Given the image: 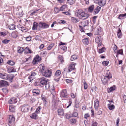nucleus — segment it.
Listing matches in <instances>:
<instances>
[{"label":"nucleus","instance_id":"42","mask_svg":"<svg viewBox=\"0 0 126 126\" xmlns=\"http://www.w3.org/2000/svg\"><path fill=\"white\" fill-rule=\"evenodd\" d=\"M15 99L13 98H11L10 100L9 101V103L11 104H13L15 103Z\"/></svg>","mask_w":126,"mask_h":126},{"label":"nucleus","instance_id":"7","mask_svg":"<svg viewBox=\"0 0 126 126\" xmlns=\"http://www.w3.org/2000/svg\"><path fill=\"white\" fill-rule=\"evenodd\" d=\"M76 64L74 63H72L70 64L68 67V71L67 72H69L72 71L74 70L75 69V66Z\"/></svg>","mask_w":126,"mask_h":126},{"label":"nucleus","instance_id":"2","mask_svg":"<svg viewBox=\"0 0 126 126\" xmlns=\"http://www.w3.org/2000/svg\"><path fill=\"white\" fill-rule=\"evenodd\" d=\"M77 16L80 18L86 19L89 16V15L85 12L81 10H79L77 12Z\"/></svg>","mask_w":126,"mask_h":126},{"label":"nucleus","instance_id":"21","mask_svg":"<svg viewBox=\"0 0 126 126\" xmlns=\"http://www.w3.org/2000/svg\"><path fill=\"white\" fill-rule=\"evenodd\" d=\"M44 65L40 64L39 66V71L41 72H43L44 70Z\"/></svg>","mask_w":126,"mask_h":126},{"label":"nucleus","instance_id":"36","mask_svg":"<svg viewBox=\"0 0 126 126\" xmlns=\"http://www.w3.org/2000/svg\"><path fill=\"white\" fill-rule=\"evenodd\" d=\"M14 25L12 24L9 26V29L10 30H13L15 29L16 28Z\"/></svg>","mask_w":126,"mask_h":126},{"label":"nucleus","instance_id":"60","mask_svg":"<svg viewBox=\"0 0 126 126\" xmlns=\"http://www.w3.org/2000/svg\"><path fill=\"white\" fill-rule=\"evenodd\" d=\"M31 39V37H28L26 38V40L27 41H30Z\"/></svg>","mask_w":126,"mask_h":126},{"label":"nucleus","instance_id":"3","mask_svg":"<svg viewBox=\"0 0 126 126\" xmlns=\"http://www.w3.org/2000/svg\"><path fill=\"white\" fill-rule=\"evenodd\" d=\"M38 81L40 83V85L41 86H42L48 82V80L47 79L45 78L44 77H42L39 79Z\"/></svg>","mask_w":126,"mask_h":126},{"label":"nucleus","instance_id":"8","mask_svg":"<svg viewBox=\"0 0 126 126\" xmlns=\"http://www.w3.org/2000/svg\"><path fill=\"white\" fill-rule=\"evenodd\" d=\"M102 40V38L101 36H99L96 38L95 42L98 44V47L101 45Z\"/></svg>","mask_w":126,"mask_h":126},{"label":"nucleus","instance_id":"38","mask_svg":"<svg viewBox=\"0 0 126 126\" xmlns=\"http://www.w3.org/2000/svg\"><path fill=\"white\" fill-rule=\"evenodd\" d=\"M47 52L46 51H43L40 53V55L44 56L46 55Z\"/></svg>","mask_w":126,"mask_h":126},{"label":"nucleus","instance_id":"16","mask_svg":"<svg viewBox=\"0 0 126 126\" xmlns=\"http://www.w3.org/2000/svg\"><path fill=\"white\" fill-rule=\"evenodd\" d=\"M36 73L34 71H32V72L31 76L29 77L30 79V82L31 80H32L33 79V77L36 75Z\"/></svg>","mask_w":126,"mask_h":126},{"label":"nucleus","instance_id":"14","mask_svg":"<svg viewBox=\"0 0 126 126\" xmlns=\"http://www.w3.org/2000/svg\"><path fill=\"white\" fill-rule=\"evenodd\" d=\"M106 78H107L108 79H110L112 78V75L110 72L108 71H107L106 73L105 76Z\"/></svg>","mask_w":126,"mask_h":126},{"label":"nucleus","instance_id":"53","mask_svg":"<svg viewBox=\"0 0 126 126\" xmlns=\"http://www.w3.org/2000/svg\"><path fill=\"white\" fill-rule=\"evenodd\" d=\"M70 121L72 123L75 124L76 123V120L75 119L71 118Z\"/></svg>","mask_w":126,"mask_h":126},{"label":"nucleus","instance_id":"26","mask_svg":"<svg viewBox=\"0 0 126 126\" xmlns=\"http://www.w3.org/2000/svg\"><path fill=\"white\" fill-rule=\"evenodd\" d=\"M122 34L121 33V31L119 28L117 32V36L118 38H120L122 37Z\"/></svg>","mask_w":126,"mask_h":126},{"label":"nucleus","instance_id":"34","mask_svg":"<svg viewBox=\"0 0 126 126\" xmlns=\"http://www.w3.org/2000/svg\"><path fill=\"white\" fill-rule=\"evenodd\" d=\"M67 6L66 5H62L60 8V10L61 11H63V10L67 8Z\"/></svg>","mask_w":126,"mask_h":126},{"label":"nucleus","instance_id":"55","mask_svg":"<svg viewBox=\"0 0 126 126\" xmlns=\"http://www.w3.org/2000/svg\"><path fill=\"white\" fill-rule=\"evenodd\" d=\"M96 87L95 86H94L91 88V90L92 92H94L96 91Z\"/></svg>","mask_w":126,"mask_h":126},{"label":"nucleus","instance_id":"32","mask_svg":"<svg viewBox=\"0 0 126 126\" xmlns=\"http://www.w3.org/2000/svg\"><path fill=\"white\" fill-rule=\"evenodd\" d=\"M78 56L75 55H72L71 58V60L72 61L75 60L78 58Z\"/></svg>","mask_w":126,"mask_h":126},{"label":"nucleus","instance_id":"25","mask_svg":"<svg viewBox=\"0 0 126 126\" xmlns=\"http://www.w3.org/2000/svg\"><path fill=\"white\" fill-rule=\"evenodd\" d=\"M126 13H125L124 14H121L119 15L118 18L120 19H123L126 18Z\"/></svg>","mask_w":126,"mask_h":126},{"label":"nucleus","instance_id":"23","mask_svg":"<svg viewBox=\"0 0 126 126\" xmlns=\"http://www.w3.org/2000/svg\"><path fill=\"white\" fill-rule=\"evenodd\" d=\"M101 79L103 82V83L104 85L106 84L107 83V80L105 77H101Z\"/></svg>","mask_w":126,"mask_h":126},{"label":"nucleus","instance_id":"28","mask_svg":"<svg viewBox=\"0 0 126 126\" xmlns=\"http://www.w3.org/2000/svg\"><path fill=\"white\" fill-rule=\"evenodd\" d=\"M94 5H92L91 6H90L88 8V12L90 13L92 12L94 9Z\"/></svg>","mask_w":126,"mask_h":126},{"label":"nucleus","instance_id":"46","mask_svg":"<svg viewBox=\"0 0 126 126\" xmlns=\"http://www.w3.org/2000/svg\"><path fill=\"white\" fill-rule=\"evenodd\" d=\"M43 28H46L49 27V25L44 22Z\"/></svg>","mask_w":126,"mask_h":126},{"label":"nucleus","instance_id":"39","mask_svg":"<svg viewBox=\"0 0 126 126\" xmlns=\"http://www.w3.org/2000/svg\"><path fill=\"white\" fill-rule=\"evenodd\" d=\"M3 92L5 94H7L8 93V90L7 88H4L2 89Z\"/></svg>","mask_w":126,"mask_h":126},{"label":"nucleus","instance_id":"4","mask_svg":"<svg viewBox=\"0 0 126 126\" xmlns=\"http://www.w3.org/2000/svg\"><path fill=\"white\" fill-rule=\"evenodd\" d=\"M20 108L22 112H26L28 111L30 107L28 105L25 104L20 106Z\"/></svg>","mask_w":126,"mask_h":126},{"label":"nucleus","instance_id":"45","mask_svg":"<svg viewBox=\"0 0 126 126\" xmlns=\"http://www.w3.org/2000/svg\"><path fill=\"white\" fill-rule=\"evenodd\" d=\"M24 49L22 47H19V49L17 50L18 53H21L23 51Z\"/></svg>","mask_w":126,"mask_h":126},{"label":"nucleus","instance_id":"43","mask_svg":"<svg viewBox=\"0 0 126 126\" xmlns=\"http://www.w3.org/2000/svg\"><path fill=\"white\" fill-rule=\"evenodd\" d=\"M117 53V54H121L122 55H123L122 49H121L118 50Z\"/></svg>","mask_w":126,"mask_h":126},{"label":"nucleus","instance_id":"40","mask_svg":"<svg viewBox=\"0 0 126 126\" xmlns=\"http://www.w3.org/2000/svg\"><path fill=\"white\" fill-rule=\"evenodd\" d=\"M109 63V62L108 61H104L102 62V63L103 65L106 66H107L108 65Z\"/></svg>","mask_w":126,"mask_h":126},{"label":"nucleus","instance_id":"29","mask_svg":"<svg viewBox=\"0 0 126 126\" xmlns=\"http://www.w3.org/2000/svg\"><path fill=\"white\" fill-rule=\"evenodd\" d=\"M38 23L35 22H34L33 26L32 27V29L33 30H36L37 27L38 26Z\"/></svg>","mask_w":126,"mask_h":126},{"label":"nucleus","instance_id":"47","mask_svg":"<svg viewBox=\"0 0 126 126\" xmlns=\"http://www.w3.org/2000/svg\"><path fill=\"white\" fill-rule=\"evenodd\" d=\"M68 2L70 5H73L74 4V1L73 0H67Z\"/></svg>","mask_w":126,"mask_h":126},{"label":"nucleus","instance_id":"15","mask_svg":"<svg viewBox=\"0 0 126 126\" xmlns=\"http://www.w3.org/2000/svg\"><path fill=\"white\" fill-rule=\"evenodd\" d=\"M80 23L81 25H80V26L85 27L88 25L89 22L88 20H86L85 21L81 22Z\"/></svg>","mask_w":126,"mask_h":126},{"label":"nucleus","instance_id":"61","mask_svg":"<svg viewBox=\"0 0 126 126\" xmlns=\"http://www.w3.org/2000/svg\"><path fill=\"white\" fill-rule=\"evenodd\" d=\"M72 101L71 99H70L69 101L68 102V103H69V104L68 105L67 107V108H68L72 104Z\"/></svg>","mask_w":126,"mask_h":126},{"label":"nucleus","instance_id":"11","mask_svg":"<svg viewBox=\"0 0 126 126\" xmlns=\"http://www.w3.org/2000/svg\"><path fill=\"white\" fill-rule=\"evenodd\" d=\"M51 74V71L48 70L42 72V74L45 77H47L50 76Z\"/></svg>","mask_w":126,"mask_h":126},{"label":"nucleus","instance_id":"9","mask_svg":"<svg viewBox=\"0 0 126 126\" xmlns=\"http://www.w3.org/2000/svg\"><path fill=\"white\" fill-rule=\"evenodd\" d=\"M60 95L61 97L64 98H67L68 97V95L67 93L66 90L64 89L62 90L61 92Z\"/></svg>","mask_w":126,"mask_h":126},{"label":"nucleus","instance_id":"10","mask_svg":"<svg viewBox=\"0 0 126 126\" xmlns=\"http://www.w3.org/2000/svg\"><path fill=\"white\" fill-rule=\"evenodd\" d=\"M9 125L10 126H11L12 124L14 123L15 121V118L12 115H9Z\"/></svg>","mask_w":126,"mask_h":126},{"label":"nucleus","instance_id":"52","mask_svg":"<svg viewBox=\"0 0 126 126\" xmlns=\"http://www.w3.org/2000/svg\"><path fill=\"white\" fill-rule=\"evenodd\" d=\"M84 88V89H86L87 88V86L86 83L85 82V81H84L83 82Z\"/></svg>","mask_w":126,"mask_h":126},{"label":"nucleus","instance_id":"20","mask_svg":"<svg viewBox=\"0 0 126 126\" xmlns=\"http://www.w3.org/2000/svg\"><path fill=\"white\" fill-rule=\"evenodd\" d=\"M101 8L99 6L97 7L94 10L93 14H94L95 15L99 13L100 10Z\"/></svg>","mask_w":126,"mask_h":126},{"label":"nucleus","instance_id":"12","mask_svg":"<svg viewBox=\"0 0 126 126\" xmlns=\"http://www.w3.org/2000/svg\"><path fill=\"white\" fill-rule=\"evenodd\" d=\"M0 77L3 79L7 80L8 79V75L6 73H0Z\"/></svg>","mask_w":126,"mask_h":126},{"label":"nucleus","instance_id":"48","mask_svg":"<svg viewBox=\"0 0 126 126\" xmlns=\"http://www.w3.org/2000/svg\"><path fill=\"white\" fill-rule=\"evenodd\" d=\"M37 116V115L35 113H33L32 114V116L31 117L33 118L36 119Z\"/></svg>","mask_w":126,"mask_h":126},{"label":"nucleus","instance_id":"27","mask_svg":"<svg viewBox=\"0 0 126 126\" xmlns=\"http://www.w3.org/2000/svg\"><path fill=\"white\" fill-rule=\"evenodd\" d=\"M58 59L59 61L62 63H63L64 62V58L61 55H59L58 57Z\"/></svg>","mask_w":126,"mask_h":126},{"label":"nucleus","instance_id":"24","mask_svg":"<svg viewBox=\"0 0 126 126\" xmlns=\"http://www.w3.org/2000/svg\"><path fill=\"white\" fill-rule=\"evenodd\" d=\"M96 32H97L95 33V35H100V33L101 31V28L99 27H97L96 28Z\"/></svg>","mask_w":126,"mask_h":126},{"label":"nucleus","instance_id":"33","mask_svg":"<svg viewBox=\"0 0 126 126\" xmlns=\"http://www.w3.org/2000/svg\"><path fill=\"white\" fill-rule=\"evenodd\" d=\"M44 22H40L39 23L38 26L41 28H43Z\"/></svg>","mask_w":126,"mask_h":126},{"label":"nucleus","instance_id":"31","mask_svg":"<svg viewBox=\"0 0 126 126\" xmlns=\"http://www.w3.org/2000/svg\"><path fill=\"white\" fill-rule=\"evenodd\" d=\"M108 106L109 109L110 110H111L113 109H114L115 108L114 106V105H110V103L108 104Z\"/></svg>","mask_w":126,"mask_h":126},{"label":"nucleus","instance_id":"51","mask_svg":"<svg viewBox=\"0 0 126 126\" xmlns=\"http://www.w3.org/2000/svg\"><path fill=\"white\" fill-rule=\"evenodd\" d=\"M10 41V40L5 39L2 41V42L4 44H7Z\"/></svg>","mask_w":126,"mask_h":126},{"label":"nucleus","instance_id":"19","mask_svg":"<svg viewBox=\"0 0 126 126\" xmlns=\"http://www.w3.org/2000/svg\"><path fill=\"white\" fill-rule=\"evenodd\" d=\"M99 102V101L98 99H96L94 101V106L96 110L98 108Z\"/></svg>","mask_w":126,"mask_h":126},{"label":"nucleus","instance_id":"56","mask_svg":"<svg viewBox=\"0 0 126 126\" xmlns=\"http://www.w3.org/2000/svg\"><path fill=\"white\" fill-rule=\"evenodd\" d=\"M9 109L11 112H13L14 110V109L12 106H10L9 107Z\"/></svg>","mask_w":126,"mask_h":126},{"label":"nucleus","instance_id":"49","mask_svg":"<svg viewBox=\"0 0 126 126\" xmlns=\"http://www.w3.org/2000/svg\"><path fill=\"white\" fill-rule=\"evenodd\" d=\"M46 89H48L49 87V85L48 83H46L45 85Z\"/></svg>","mask_w":126,"mask_h":126},{"label":"nucleus","instance_id":"22","mask_svg":"<svg viewBox=\"0 0 126 126\" xmlns=\"http://www.w3.org/2000/svg\"><path fill=\"white\" fill-rule=\"evenodd\" d=\"M58 114L59 115H63L64 114V111L63 109H58Z\"/></svg>","mask_w":126,"mask_h":126},{"label":"nucleus","instance_id":"30","mask_svg":"<svg viewBox=\"0 0 126 126\" xmlns=\"http://www.w3.org/2000/svg\"><path fill=\"white\" fill-rule=\"evenodd\" d=\"M82 41L84 44L87 45L88 44V40L87 38H85L83 39Z\"/></svg>","mask_w":126,"mask_h":126},{"label":"nucleus","instance_id":"13","mask_svg":"<svg viewBox=\"0 0 126 126\" xmlns=\"http://www.w3.org/2000/svg\"><path fill=\"white\" fill-rule=\"evenodd\" d=\"M8 85V83L5 81L1 80L0 81V86L3 87Z\"/></svg>","mask_w":126,"mask_h":126},{"label":"nucleus","instance_id":"58","mask_svg":"<svg viewBox=\"0 0 126 126\" xmlns=\"http://www.w3.org/2000/svg\"><path fill=\"white\" fill-rule=\"evenodd\" d=\"M78 115V113L76 112H74L72 114L73 116L74 117H76Z\"/></svg>","mask_w":126,"mask_h":126},{"label":"nucleus","instance_id":"41","mask_svg":"<svg viewBox=\"0 0 126 126\" xmlns=\"http://www.w3.org/2000/svg\"><path fill=\"white\" fill-rule=\"evenodd\" d=\"M8 63L11 65H13L15 64V63L11 61H8L7 62Z\"/></svg>","mask_w":126,"mask_h":126},{"label":"nucleus","instance_id":"37","mask_svg":"<svg viewBox=\"0 0 126 126\" xmlns=\"http://www.w3.org/2000/svg\"><path fill=\"white\" fill-rule=\"evenodd\" d=\"M105 47H103L102 48L99 49L98 51L99 53H101L105 51Z\"/></svg>","mask_w":126,"mask_h":126},{"label":"nucleus","instance_id":"64","mask_svg":"<svg viewBox=\"0 0 126 126\" xmlns=\"http://www.w3.org/2000/svg\"><path fill=\"white\" fill-rule=\"evenodd\" d=\"M1 36H5L6 35V33L4 32H2L1 33Z\"/></svg>","mask_w":126,"mask_h":126},{"label":"nucleus","instance_id":"59","mask_svg":"<svg viewBox=\"0 0 126 126\" xmlns=\"http://www.w3.org/2000/svg\"><path fill=\"white\" fill-rule=\"evenodd\" d=\"M29 49V48L28 47H27L24 50V52L26 53H28V49Z\"/></svg>","mask_w":126,"mask_h":126},{"label":"nucleus","instance_id":"62","mask_svg":"<svg viewBox=\"0 0 126 126\" xmlns=\"http://www.w3.org/2000/svg\"><path fill=\"white\" fill-rule=\"evenodd\" d=\"M40 106H39L38 108H37L36 110V112L37 113H38V112L40 110Z\"/></svg>","mask_w":126,"mask_h":126},{"label":"nucleus","instance_id":"1","mask_svg":"<svg viewBox=\"0 0 126 126\" xmlns=\"http://www.w3.org/2000/svg\"><path fill=\"white\" fill-rule=\"evenodd\" d=\"M77 16L80 18L86 19L89 16V15L85 12L81 10H79L77 12Z\"/></svg>","mask_w":126,"mask_h":126},{"label":"nucleus","instance_id":"35","mask_svg":"<svg viewBox=\"0 0 126 126\" xmlns=\"http://www.w3.org/2000/svg\"><path fill=\"white\" fill-rule=\"evenodd\" d=\"M115 89V87H112L110 88L107 89V91L108 92H111L112 91H113Z\"/></svg>","mask_w":126,"mask_h":126},{"label":"nucleus","instance_id":"6","mask_svg":"<svg viewBox=\"0 0 126 126\" xmlns=\"http://www.w3.org/2000/svg\"><path fill=\"white\" fill-rule=\"evenodd\" d=\"M61 74V72L60 70H58L55 73L54 77L56 78L57 77H58V78H54V80H55L56 81L58 82L59 81V79L60 78L59 77Z\"/></svg>","mask_w":126,"mask_h":126},{"label":"nucleus","instance_id":"17","mask_svg":"<svg viewBox=\"0 0 126 126\" xmlns=\"http://www.w3.org/2000/svg\"><path fill=\"white\" fill-rule=\"evenodd\" d=\"M32 93L33 95H37L40 93V91L38 89L33 90Z\"/></svg>","mask_w":126,"mask_h":126},{"label":"nucleus","instance_id":"44","mask_svg":"<svg viewBox=\"0 0 126 126\" xmlns=\"http://www.w3.org/2000/svg\"><path fill=\"white\" fill-rule=\"evenodd\" d=\"M72 21L75 23H76L78 22L77 19L76 18L72 17Z\"/></svg>","mask_w":126,"mask_h":126},{"label":"nucleus","instance_id":"5","mask_svg":"<svg viewBox=\"0 0 126 126\" xmlns=\"http://www.w3.org/2000/svg\"><path fill=\"white\" fill-rule=\"evenodd\" d=\"M41 58L39 55H37L34 57L32 62L33 64L35 65L38 63L41 60Z\"/></svg>","mask_w":126,"mask_h":126},{"label":"nucleus","instance_id":"63","mask_svg":"<svg viewBox=\"0 0 126 126\" xmlns=\"http://www.w3.org/2000/svg\"><path fill=\"white\" fill-rule=\"evenodd\" d=\"M55 11L57 13L59 12V11H60V10L59 8H55Z\"/></svg>","mask_w":126,"mask_h":126},{"label":"nucleus","instance_id":"50","mask_svg":"<svg viewBox=\"0 0 126 126\" xmlns=\"http://www.w3.org/2000/svg\"><path fill=\"white\" fill-rule=\"evenodd\" d=\"M79 27L80 30L81 31V32H85V31L84 30V27L80 26V25H79Z\"/></svg>","mask_w":126,"mask_h":126},{"label":"nucleus","instance_id":"54","mask_svg":"<svg viewBox=\"0 0 126 126\" xmlns=\"http://www.w3.org/2000/svg\"><path fill=\"white\" fill-rule=\"evenodd\" d=\"M53 45L52 44H51V45H50L47 47V50H50L53 47Z\"/></svg>","mask_w":126,"mask_h":126},{"label":"nucleus","instance_id":"18","mask_svg":"<svg viewBox=\"0 0 126 126\" xmlns=\"http://www.w3.org/2000/svg\"><path fill=\"white\" fill-rule=\"evenodd\" d=\"M106 2V0H100L99 5L101 6L102 7L105 5Z\"/></svg>","mask_w":126,"mask_h":126},{"label":"nucleus","instance_id":"57","mask_svg":"<svg viewBox=\"0 0 126 126\" xmlns=\"http://www.w3.org/2000/svg\"><path fill=\"white\" fill-rule=\"evenodd\" d=\"M98 123L96 122H94V123L92 124V126H98Z\"/></svg>","mask_w":126,"mask_h":126}]
</instances>
